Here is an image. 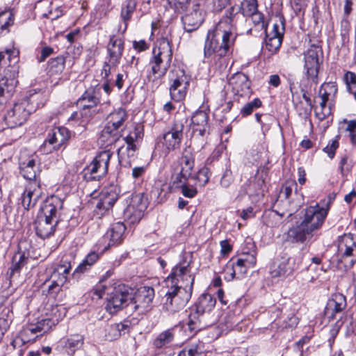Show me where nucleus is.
Instances as JSON below:
<instances>
[{
	"label": "nucleus",
	"instance_id": "obj_22",
	"mask_svg": "<svg viewBox=\"0 0 356 356\" xmlns=\"http://www.w3.org/2000/svg\"><path fill=\"white\" fill-rule=\"evenodd\" d=\"M70 48L63 54L51 58L48 62L47 72L49 76H59L65 70V63L70 64L72 67L74 63L75 58L70 56Z\"/></svg>",
	"mask_w": 356,
	"mask_h": 356
},
{
	"label": "nucleus",
	"instance_id": "obj_55",
	"mask_svg": "<svg viewBox=\"0 0 356 356\" xmlns=\"http://www.w3.org/2000/svg\"><path fill=\"white\" fill-rule=\"evenodd\" d=\"M339 141L337 140H332L329 141L328 144L323 149V151L327 154L328 157L332 159L336 153V150L339 147Z\"/></svg>",
	"mask_w": 356,
	"mask_h": 356
},
{
	"label": "nucleus",
	"instance_id": "obj_46",
	"mask_svg": "<svg viewBox=\"0 0 356 356\" xmlns=\"http://www.w3.org/2000/svg\"><path fill=\"white\" fill-rule=\"evenodd\" d=\"M28 257L23 252H18L13 257L12 265L10 268L11 275L15 272H19L27 263Z\"/></svg>",
	"mask_w": 356,
	"mask_h": 356
},
{
	"label": "nucleus",
	"instance_id": "obj_36",
	"mask_svg": "<svg viewBox=\"0 0 356 356\" xmlns=\"http://www.w3.org/2000/svg\"><path fill=\"white\" fill-rule=\"evenodd\" d=\"M170 81L172 83L170 88H173V87L176 88L181 87V86H189L190 77L186 74L184 70L182 68L175 67L170 72Z\"/></svg>",
	"mask_w": 356,
	"mask_h": 356
},
{
	"label": "nucleus",
	"instance_id": "obj_3",
	"mask_svg": "<svg viewBox=\"0 0 356 356\" xmlns=\"http://www.w3.org/2000/svg\"><path fill=\"white\" fill-rule=\"evenodd\" d=\"M143 136V126L140 124H134L127 130L121 131L106 124L99 141L102 145L108 146L118 142L122 137L124 144L118 149V161L121 166L131 168Z\"/></svg>",
	"mask_w": 356,
	"mask_h": 356
},
{
	"label": "nucleus",
	"instance_id": "obj_13",
	"mask_svg": "<svg viewBox=\"0 0 356 356\" xmlns=\"http://www.w3.org/2000/svg\"><path fill=\"white\" fill-rule=\"evenodd\" d=\"M328 213V209L316 204L314 206L307 207L305 209L302 221L307 224L314 233L323 225Z\"/></svg>",
	"mask_w": 356,
	"mask_h": 356
},
{
	"label": "nucleus",
	"instance_id": "obj_54",
	"mask_svg": "<svg viewBox=\"0 0 356 356\" xmlns=\"http://www.w3.org/2000/svg\"><path fill=\"white\" fill-rule=\"evenodd\" d=\"M128 328L129 327L127 324L122 323L111 325L110 330L113 333L112 339H116L122 334H125Z\"/></svg>",
	"mask_w": 356,
	"mask_h": 356
},
{
	"label": "nucleus",
	"instance_id": "obj_2",
	"mask_svg": "<svg viewBox=\"0 0 356 356\" xmlns=\"http://www.w3.org/2000/svg\"><path fill=\"white\" fill-rule=\"evenodd\" d=\"M165 282L168 290L162 298V311L174 314L184 309L191 297L194 277L191 275L190 262L177 264Z\"/></svg>",
	"mask_w": 356,
	"mask_h": 356
},
{
	"label": "nucleus",
	"instance_id": "obj_20",
	"mask_svg": "<svg viewBox=\"0 0 356 356\" xmlns=\"http://www.w3.org/2000/svg\"><path fill=\"white\" fill-rule=\"evenodd\" d=\"M106 50L109 63L117 66L120 63L124 50V40L122 37L116 35H110Z\"/></svg>",
	"mask_w": 356,
	"mask_h": 356
},
{
	"label": "nucleus",
	"instance_id": "obj_59",
	"mask_svg": "<svg viewBox=\"0 0 356 356\" xmlns=\"http://www.w3.org/2000/svg\"><path fill=\"white\" fill-rule=\"evenodd\" d=\"M348 156H343L339 162V169L342 176H346L352 169V165L348 164Z\"/></svg>",
	"mask_w": 356,
	"mask_h": 356
},
{
	"label": "nucleus",
	"instance_id": "obj_7",
	"mask_svg": "<svg viewBox=\"0 0 356 356\" xmlns=\"http://www.w3.org/2000/svg\"><path fill=\"white\" fill-rule=\"evenodd\" d=\"M93 294L99 298L106 294V310L111 314L116 313L127 306L129 302H133V295L128 291L124 285L115 287H107L105 285H97L93 289Z\"/></svg>",
	"mask_w": 356,
	"mask_h": 356
},
{
	"label": "nucleus",
	"instance_id": "obj_38",
	"mask_svg": "<svg viewBox=\"0 0 356 356\" xmlns=\"http://www.w3.org/2000/svg\"><path fill=\"white\" fill-rule=\"evenodd\" d=\"M127 118L128 115L127 111L124 108H119L107 116L106 124L119 130L127 120Z\"/></svg>",
	"mask_w": 356,
	"mask_h": 356
},
{
	"label": "nucleus",
	"instance_id": "obj_51",
	"mask_svg": "<svg viewBox=\"0 0 356 356\" xmlns=\"http://www.w3.org/2000/svg\"><path fill=\"white\" fill-rule=\"evenodd\" d=\"M189 86H181V87L170 88V95L174 101L180 102L183 100L187 92V90Z\"/></svg>",
	"mask_w": 356,
	"mask_h": 356
},
{
	"label": "nucleus",
	"instance_id": "obj_9",
	"mask_svg": "<svg viewBox=\"0 0 356 356\" xmlns=\"http://www.w3.org/2000/svg\"><path fill=\"white\" fill-rule=\"evenodd\" d=\"M113 153L109 150L100 152L84 169V179L87 181H99L108 172V164Z\"/></svg>",
	"mask_w": 356,
	"mask_h": 356
},
{
	"label": "nucleus",
	"instance_id": "obj_61",
	"mask_svg": "<svg viewBox=\"0 0 356 356\" xmlns=\"http://www.w3.org/2000/svg\"><path fill=\"white\" fill-rule=\"evenodd\" d=\"M203 346L201 343H193L190 346V347L186 349L188 353H190L191 356H196L202 353Z\"/></svg>",
	"mask_w": 356,
	"mask_h": 356
},
{
	"label": "nucleus",
	"instance_id": "obj_28",
	"mask_svg": "<svg viewBox=\"0 0 356 356\" xmlns=\"http://www.w3.org/2000/svg\"><path fill=\"white\" fill-rule=\"evenodd\" d=\"M209 115L204 111H196L191 118L193 131L198 133L200 136H204L209 133V126L208 124Z\"/></svg>",
	"mask_w": 356,
	"mask_h": 356
},
{
	"label": "nucleus",
	"instance_id": "obj_8",
	"mask_svg": "<svg viewBox=\"0 0 356 356\" xmlns=\"http://www.w3.org/2000/svg\"><path fill=\"white\" fill-rule=\"evenodd\" d=\"M321 42L312 43L310 47L304 54V70L306 71L307 79L317 84L318 83V72L320 58H323V51Z\"/></svg>",
	"mask_w": 356,
	"mask_h": 356
},
{
	"label": "nucleus",
	"instance_id": "obj_27",
	"mask_svg": "<svg viewBox=\"0 0 356 356\" xmlns=\"http://www.w3.org/2000/svg\"><path fill=\"white\" fill-rule=\"evenodd\" d=\"M118 199V194L113 188L104 190L100 198L96 204V212L103 215L105 211L110 210Z\"/></svg>",
	"mask_w": 356,
	"mask_h": 356
},
{
	"label": "nucleus",
	"instance_id": "obj_18",
	"mask_svg": "<svg viewBox=\"0 0 356 356\" xmlns=\"http://www.w3.org/2000/svg\"><path fill=\"white\" fill-rule=\"evenodd\" d=\"M99 102V92L90 88L77 100V105L83 109V114L91 118L97 113L96 107Z\"/></svg>",
	"mask_w": 356,
	"mask_h": 356
},
{
	"label": "nucleus",
	"instance_id": "obj_63",
	"mask_svg": "<svg viewBox=\"0 0 356 356\" xmlns=\"http://www.w3.org/2000/svg\"><path fill=\"white\" fill-rule=\"evenodd\" d=\"M243 256V257L241 259H243L245 264H246L249 268L254 267L256 265L257 259L254 254H244Z\"/></svg>",
	"mask_w": 356,
	"mask_h": 356
},
{
	"label": "nucleus",
	"instance_id": "obj_42",
	"mask_svg": "<svg viewBox=\"0 0 356 356\" xmlns=\"http://www.w3.org/2000/svg\"><path fill=\"white\" fill-rule=\"evenodd\" d=\"M14 15L10 10L0 13V36L10 31V27L14 24Z\"/></svg>",
	"mask_w": 356,
	"mask_h": 356
},
{
	"label": "nucleus",
	"instance_id": "obj_19",
	"mask_svg": "<svg viewBox=\"0 0 356 356\" xmlns=\"http://www.w3.org/2000/svg\"><path fill=\"white\" fill-rule=\"evenodd\" d=\"M184 128L182 120H175L170 129L163 134L164 145L168 150L179 147Z\"/></svg>",
	"mask_w": 356,
	"mask_h": 356
},
{
	"label": "nucleus",
	"instance_id": "obj_52",
	"mask_svg": "<svg viewBox=\"0 0 356 356\" xmlns=\"http://www.w3.org/2000/svg\"><path fill=\"white\" fill-rule=\"evenodd\" d=\"M90 119V116H87L83 113V109L81 108L80 111H75L72 113L68 120L71 122H78L79 125L84 126Z\"/></svg>",
	"mask_w": 356,
	"mask_h": 356
},
{
	"label": "nucleus",
	"instance_id": "obj_41",
	"mask_svg": "<svg viewBox=\"0 0 356 356\" xmlns=\"http://www.w3.org/2000/svg\"><path fill=\"white\" fill-rule=\"evenodd\" d=\"M62 343L67 350L68 353L74 354L83 344V337L80 334L70 335L66 339H63Z\"/></svg>",
	"mask_w": 356,
	"mask_h": 356
},
{
	"label": "nucleus",
	"instance_id": "obj_14",
	"mask_svg": "<svg viewBox=\"0 0 356 356\" xmlns=\"http://www.w3.org/2000/svg\"><path fill=\"white\" fill-rule=\"evenodd\" d=\"M19 72L14 67L12 72H3L0 75V104H3L13 95L17 84Z\"/></svg>",
	"mask_w": 356,
	"mask_h": 356
},
{
	"label": "nucleus",
	"instance_id": "obj_43",
	"mask_svg": "<svg viewBox=\"0 0 356 356\" xmlns=\"http://www.w3.org/2000/svg\"><path fill=\"white\" fill-rule=\"evenodd\" d=\"M320 98L321 101L319 108H316L315 113L316 116L322 121L331 114V106L334 105V103L323 97Z\"/></svg>",
	"mask_w": 356,
	"mask_h": 356
},
{
	"label": "nucleus",
	"instance_id": "obj_21",
	"mask_svg": "<svg viewBox=\"0 0 356 356\" xmlns=\"http://www.w3.org/2000/svg\"><path fill=\"white\" fill-rule=\"evenodd\" d=\"M356 223V220H355ZM343 259L351 267L356 263V241L352 234H345L339 244Z\"/></svg>",
	"mask_w": 356,
	"mask_h": 356
},
{
	"label": "nucleus",
	"instance_id": "obj_47",
	"mask_svg": "<svg viewBox=\"0 0 356 356\" xmlns=\"http://www.w3.org/2000/svg\"><path fill=\"white\" fill-rule=\"evenodd\" d=\"M262 102L259 98H254L252 101L245 104L241 109L240 113L242 117H247L252 113V112L261 107Z\"/></svg>",
	"mask_w": 356,
	"mask_h": 356
},
{
	"label": "nucleus",
	"instance_id": "obj_40",
	"mask_svg": "<svg viewBox=\"0 0 356 356\" xmlns=\"http://www.w3.org/2000/svg\"><path fill=\"white\" fill-rule=\"evenodd\" d=\"M338 88L335 82H327L323 83L318 90V96L323 97L334 104Z\"/></svg>",
	"mask_w": 356,
	"mask_h": 356
},
{
	"label": "nucleus",
	"instance_id": "obj_5",
	"mask_svg": "<svg viewBox=\"0 0 356 356\" xmlns=\"http://www.w3.org/2000/svg\"><path fill=\"white\" fill-rule=\"evenodd\" d=\"M61 207L62 202L54 196L47 198L42 203L35 221V229L38 236L46 238L54 233L58 223L56 216L58 208Z\"/></svg>",
	"mask_w": 356,
	"mask_h": 356
},
{
	"label": "nucleus",
	"instance_id": "obj_1",
	"mask_svg": "<svg viewBox=\"0 0 356 356\" xmlns=\"http://www.w3.org/2000/svg\"><path fill=\"white\" fill-rule=\"evenodd\" d=\"M236 11L226 10L216 26L209 30L204 45V56L216 69L227 67V55L232 53L237 38L236 26L234 24Z\"/></svg>",
	"mask_w": 356,
	"mask_h": 356
},
{
	"label": "nucleus",
	"instance_id": "obj_23",
	"mask_svg": "<svg viewBox=\"0 0 356 356\" xmlns=\"http://www.w3.org/2000/svg\"><path fill=\"white\" fill-rule=\"evenodd\" d=\"M284 31V28L282 25L274 24L271 33L266 34L263 49L268 50L270 54L276 53L282 44Z\"/></svg>",
	"mask_w": 356,
	"mask_h": 356
},
{
	"label": "nucleus",
	"instance_id": "obj_58",
	"mask_svg": "<svg viewBox=\"0 0 356 356\" xmlns=\"http://www.w3.org/2000/svg\"><path fill=\"white\" fill-rule=\"evenodd\" d=\"M147 169V165H144L141 166H135L132 168L131 176L134 179H138L142 178Z\"/></svg>",
	"mask_w": 356,
	"mask_h": 356
},
{
	"label": "nucleus",
	"instance_id": "obj_56",
	"mask_svg": "<svg viewBox=\"0 0 356 356\" xmlns=\"http://www.w3.org/2000/svg\"><path fill=\"white\" fill-rule=\"evenodd\" d=\"M168 1L176 12H181L185 10L190 0H168Z\"/></svg>",
	"mask_w": 356,
	"mask_h": 356
},
{
	"label": "nucleus",
	"instance_id": "obj_10",
	"mask_svg": "<svg viewBox=\"0 0 356 356\" xmlns=\"http://www.w3.org/2000/svg\"><path fill=\"white\" fill-rule=\"evenodd\" d=\"M34 96H31L29 99H23L19 103L14 104L13 107L8 110L4 116V120L8 127L13 129L23 124L27 120L33 107H29V102H33Z\"/></svg>",
	"mask_w": 356,
	"mask_h": 356
},
{
	"label": "nucleus",
	"instance_id": "obj_64",
	"mask_svg": "<svg viewBox=\"0 0 356 356\" xmlns=\"http://www.w3.org/2000/svg\"><path fill=\"white\" fill-rule=\"evenodd\" d=\"M230 0H213V10L220 12L224 9L229 3Z\"/></svg>",
	"mask_w": 356,
	"mask_h": 356
},
{
	"label": "nucleus",
	"instance_id": "obj_17",
	"mask_svg": "<svg viewBox=\"0 0 356 356\" xmlns=\"http://www.w3.org/2000/svg\"><path fill=\"white\" fill-rule=\"evenodd\" d=\"M40 161L36 155H31L24 160L21 158L19 160L20 173L29 182H40L38 179L40 172Z\"/></svg>",
	"mask_w": 356,
	"mask_h": 356
},
{
	"label": "nucleus",
	"instance_id": "obj_60",
	"mask_svg": "<svg viewBox=\"0 0 356 356\" xmlns=\"http://www.w3.org/2000/svg\"><path fill=\"white\" fill-rule=\"evenodd\" d=\"M249 17H251V19L254 25L260 26L261 29L264 28L265 26L264 21V15L262 13L257 10V12L250 15Z\"/></svg>",
	"mask_w": 356,
	"mask_h": 356
},
{
	"label": "nucleus",
	"instance_id": "obj_30",
	"mask_svg": "<svg viewBox=\"0 0 356 356\" xmlns=\"http://www.w3.org/2000/svg\"><path fill=\"white\" fill-rule=\"evenodd\" d=\"M184 29L187 32L197 30L204 21L202 13L199 10L185 15L181 18Z\"/></svg>",
	"mask_w": 356,
	"mask_h": 356
},
{
	"label": "nucleus",
	"instance_id": "obj_12",
	"mask_svg": "<svg viewBox=\"0 0 356 356\" xmlns=\"http://www.w3.org/2000/svg\"><path fill=\"white\" fill-rule=\"evenodd\" d=\"M302 261L301 255L292 257L283 256L270 266V273L273 277H289L300 268Z\"/></svg>",
	"mask_w": 356,
	"mask_h": 356
},
{
	"label": "nucleus",
	"instance_id": "obj_34",
	"mask_svg": "<svg viewBox=\"0 0 356 356\" xmlns=\"http://www.w3.org/2000/svg\"><path fill=\"white\" fill-rule=\"evenodd\" d=\"M216 300L209 293H203L199 298L195 305V310L204 314L210 312L215 307Z\"/></svg>",
	"mask_w": 356,
	"mask_h": 356
},
{
	"label": "nucleus",
	"instance_id": "obj_31",
	"mask_svg": "<svg viewBox=\"0 0 356 356\" xmlns=\"http://www.w3.org/2000/svg\"><path fill=\"white\" fill-rule=\"evenodd\" d=\"M154 297V290L152 287L144 286L138 291V294L134 298V303L137 304L135 308L142 307L147 309L152 303Z\"/></svg>",
	"mask_w": 356,
	"mask_h": 356
},
{
	"label": "nucleus",
	"instance_id": "obj_39",
	"mask_svg": "<svg viewBox=\"0 0 356 356\" xmlns=\"http://www.w3.org/2000/svg\"><path fill=\"white\" fill-rule=\"evenodd\" d=\"M176 327L167 329L158 334L153 341V345L156 348H161L168 346L175 339V332Z\"/></svg>",
	"mask_w": 356,
	"mask_h": 356
},
{
	"label": "nucleus",
	"instance_id": "obj_16",
	"mask_svg": "<svg viewBox=\"0 0 356 356\" xmlns=\"http://www.w3.org/2000/svg\"><path fill=\"white\" fill-rule=\"evenodd\" d=\"M147 207V200L145 198L142 194H137L132 197L124 213L125 217L129 220L130 222H138L142 218Z\"/></svg>",
	"mask_w": 356,
	"mask_h": 356
},
{
	"label": "nucleus",
	"instance_id": "obj_24",
	"mask_svg": "<svg viewBox=\"0 0 356 356\" xmlns=\"http://www.w3.org/2000/svg\"><path fill=\"white\" fill-rule=\"evenodd\" d=\"M40 194V181L29 182L20 197L21 204L24 209L29 210L33 207Z\"/></svg>",
	"mask_w": 356,
	"mask_h": 356
},
{
	"label": "nucleus",
	"instance_id": "obj_6",
	"mask_svg": "<svg viewBox=\"0 0 356 356\" xmlns=\"http://www.w3.org/2000/svg\"><path fill=\"white\" fill-rule=\"evenodd\" d=\"M194 168V159L192 156L184 154L178 161L172 175V186L180 191L188 198L194 197L197 190L193 186L192 171Z\"/></svg>",
	"mask_w": 356,
	"mask_h": 356
},
{
	"label": "nucleus",
	"instance_id": "obj_15",
	"mask_svg": "<svg viewBox=\"0 0 356 356\" xmlns=\"http://www.w3.org/2000/svg\"><path fill=\"white\" fill-rule=\"evenodd\" d=\"M314 232L302 220L293 225L286 234V241L292 243H306L313 237Z\"/></svg>",
	"mask_w": 356,
	"mask_h": 356
},
{
	"label": "nucleus",
	"instance_id": "obj_35",
	"mask_svg": "<svg viewBox=\"0 0 356 356\" xmlns=\"http://www.w3.org/2000/svg\"><path fill=\"white\" fill-rule=\"evenodd\" d=\"M257 7L258 4L257 0H243L239 7L232 6L227 10H230L233 8L236 11V14L234 17V24H236V17L240 12H241L243 16L249 17L258 10Z\"/></svg>",
	"mask_w": 356,
	"mask_h": 356
},
{
	"label": "nucleus",
	"instance_id": "obj_26",
	"mask_svg": "<svg viewBox=\"0 0 356 356\" xmlns=\"http://www.w3.org/2000/svg\"><path fill=\"white\" fill-rule=\"evenodd\" d=\"M346 307V297L342 293H334L327 301L325 314L329 319H334L336 314L341 313Z\"/></svg>",
	"mask_w": 356,
	"mask_h": 356
},
{
	"label": "nucleus",
	"instance_id": "obj_4",
	"mask_svg": "<svg viewBox=\"0 0 356 356\" xmlns=\"http://www.w3.org/2000/svg\"><path fill=\"white\" fill-rule=\"evenodd\" d=\"M158 42V48L153 49L147 69V79L153 83L165 75L172 58L171 42L167 38H161Z\"/></svg>",
	"mask_w": 356,
	"mask_h": 356
},
{
	"label": "nucleus",
	"instance_id": "obj_25",
	"mask_svg": "<svg viewBox=\"0 0 356 356\" xmlns=\"http://www.w3.org/2000/svg\"><path fill=\"white\" fill-rule=\"evenodd\" d=\"M232 92L241 97L250 94V83L248 76L241 72L232 75L228 81Z\"/></svg>",
	"mask_w": 356,
	"mask_h": 356
},
{
	"label": "nucleus",
	"instance_id": "obj_62",
	"mask_svg": "<svg viewBox=\"0 0 356 356\" xmlns=\"http://www.w3.org/2000/svg\"><path fill=\"white\" fill-rule=\"evenodd\" d=\"M62 284H60L58 282H56V279H52L51 284L48 287V293L51 295H56L63 287Z\"/></svg>",
	"mask_w": 356,
	"mask_h": 356
},
{
	"label": "nucleus",
	"instance_id": "obj_48",
	"mask_svg": "<svg viewBox=\"0 0 356 356\" xmlns=\"http://www.w3.org/2000/svg\"><path fill=\"white\" fill-rule=\"evenodd\" d=\"M344 80L348 91L353 95L356 100V74L352 72H347L344 75Z\"/></svg>",
	"mask_w": 356,
	"mask_h": 356
},
{
	"label": "nucleus",
	"instance_id": "obj_32",
	"mask_svg": "<svg viewBox=\"0 0 356 356\" xmlns=\"http://www.w3.org/2000/svg\"><path fill=\"white\" fill-rule=\"evenodd\" d=\"M72 269L70 261L63 260L53 270L51 279H56V282L65 286L68 282V275Z\"/></svg>",
	"mask_w": 356,
	"mask_h": 356
},
{
	"label": "nucleus",
	"instance_id": "obj_49",
	"mask_svg": "<svg viewBox=\"0 0 356 356\" xmlns=\"http://www.w3.org/2000/svg\"><path fill=\"white\" fill-rule=\"evenodd\" d=\"M297 187V184L295 181H287L282 186L280 191V197H284L289 203L291 202L290 197L292 195L293 188Z\"/></svg>",
	"mask_w": 356,
	"mask_h": 356
},
{
	"label": "nucleus",
	"instance_id": "obj_45",
	"mask_svg": "<svg viewBox=\"0 0 356 356\" xmlns=\"http://www.w3.org/2000/svg\"><path fill=\"white\" fill-rule=\"evenodd\" d=\"M99 258V254L95 252H90L83 261L77 266L75 273H84L92 266Z\"/></svg>",
	"mask_w": 356,
	"mask_h": 356
},
{
	"label": "nucleus",
	"instance_id": "obj_44",
	"mask_svg": "<svg viewBox=\"0 0 356 356\" xmlns=\"http://www.w3.org/2000/svg\"><path fill=\"white\" fill-rule=\"evenodd\" d=\"M210 170L207 167H203L197 172L195 176H192V183L196 187V185L204 186L209 181Z\"/></svg>",
	"mask_w": 356,
	"mask_h": 356
},
{
	"label": "nucleus",
	"instance_id": "obj_53",
	"mask_svg": "<svg viewBox=\"0 0 356 356\" xmlns=\"http://www.w3.org/2000/svg\"><path fill=\"white\" fill-rule=\"evenodd\" d=\"M136 8V3L134 0H127L126 6L123 7L121 11V17L124 22L131 18V15Z\"/></svg>",
	"mask_w": 356,
	"mask_h": 356
},
{
	"label": "nucleus",
	"instance_id": "obj_33",
	"mask_svg": "<svg viewBox=\"0 0 356 356\" xmlns=\"http://www.w3.org/2000/svg\"><path fill=\"white\" fill-rule=\"evenodd\" d=\"M125 230L126 227L122 222H118L113 224L105 235V238L109 241L108 245L113 246L120 243Z\"/></svg>",
	"mask_w": 356,
	"mask_h": 356
},
{
	"label": "nucleus",
	"instance_id": "obj_11",
	"mask_svg": "<svg viewBox=\"0 0 356 356\" xmlns=\"http://www.w3.org/2000/svg\"><path fill=\"white\" fill-rule=\"evenodd\" d=\"M70 138V134L66 127H54L48 131L44 143L40 147V151L44 154H51L60 149Z\"/></svg>",
	"mask_w": 356,
	"mask_h": 356
},
{
	"label": "nucleus",
	"instance_id": "obj_29",
	"mask_svg": "<svg viewBox=\"0 0 356 356\" xmlns=\"http://www.w3.org/2000/svg\"><path fill=\"white\" fill-rule=\"evenodd\" d=\"M18 62V52L15 49H6L5 51H0V67H4L3 72H12L14 67L19 72Z\"/></svg>",
	"mask_w": 356,
	"mask_h": 356
},
{
	"label": "nucleus",
	"instance_id": "obj_57",
	"mask_svg": "<svg viewBox=\"0 0 356 356\" xmlns=\"http://www.w3.org/2000/svg\"><path fill=\"white\" fill-rule=\"evenodd\" d=\"M291 7L296 14L304 11L307 6L306 0H291Z\"/></svg>",
	"mask_w": 356,
	"mask_h": 356
},
{
	"label": "nucleus",
	"instance_id": "obj_37",
	"mask_svg": "<svg viewBox=\"0 0 356 356\" xmlns=\"http://www.w3.org/2000/svg\"><path fill=\"white\" fill-rule=\"evenodd\" d=\"M203 314L194 310L188 316V322L187 323L188 329L191 335L195 334L200 330L207 326V323L202 321Z\"/></svg>",
	"mask_w": 356,
	"mask_h": 356
},
{
	"label": "nucleus",
	"instance_id": "obj_50",
	"mask_svg": "<svg viewBox=\"0 0 356 356\" xmlns=\"http://www.w3.org/2000/svg\"><path fill=\"white\" fill-rule=\"evenodd\" d=\"M248 268L249 267L246 264H245L243 259L239 258L235 263H233L232 265V272L230 274L232 277H234L236 274L243 275L246 273Z\"/></svg>",
	"mask_w": 356,
	"mask_h": 356
}]
</instances>
